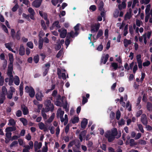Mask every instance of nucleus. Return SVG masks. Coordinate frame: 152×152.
<instances>
[{
	"label": "nucleus",
	"instance_id": "obj_9",
	"mask_svg": "<svg viewBox=\"0 0 152 152\" xmlns=\"http://www.w3.org/2000/svg\"><path fill=\"white\" fill-rule=\"evenodd\" d=\"M58 31L60 33V37L62 38H64L67 34V31L64 28H61L58 30Z\"/></svg>",
	"mask_w": 152,
	"mask_h": 152
},
{
	"label": "nucleus",
	"instance_id": "obj_56",
	"mask_svg": "<svg viewBox=\"0 0 152 152\" xmlns=\"http://www.w3.org/2000/svg\"><path fill=\"white\" fill-rule=\"evenodd\" d=\"M121 116V113L118 110L117 112L116 115V118L118 120L119 119Z\"/></svg>",
	"mask_w": 152,
	"mask_h": 152
},
{
	"label": "nucleus",
	"instance_id": "obj_58",
	"mask_svg": "<svg viewBox=\"0 0 152 152\" xmlns=\"http://www.w3.org/2000/svg\"><path fill=\"white\" fill-rule=\"evenodd\" d=\"M150 64V62L149 61H147L143 63L142 65L144 66H148Z\"/></svg>",
	"mask_w": 152,
	"mask_h": 152
},
{
	"label": "nucleus",
	"instance_id": "obj_38",
	"mask_svg": "<svg viewBox=\"0 0 152 152\" xmlns=\"http://www.w3.org/2000/svg\"><path fill=\"white\" fill-rule=\"evenodd\" d=\"M150 0H141L140 3L142 4H147L149 3Z\"/></svg>",
	"mask_w": 152,
	"mask_h": 152
},
{
	"label": "nucleus",
	"instance_id": "obj_24",
	"mask_svg": "<svg viewBox=\"0 0 152 152\" xmlns=\"http://www.w3.org/2000/svg\"><path fill=\"white\" fill-rule=\"evenodd\" d=\"M110 66L111 67L113 70H116L118 68H120L118 67V64L115 62H112L111 63Z\"/></svg>",
	"mask_w": 152,
	"mask_h": 152
},
{
	"label": "nucleus",
	"instance_id": "obj_45",
	"mask_svg": "<svg viewBox=\"0 0 152 152\" xmlns=\"http://www.w3.org/2000/svg\"><path fill=\"white\" fill-rule=\"evenodd\" d=\"M43 41L42 40H40L39 41V48L41 49L43 45Z\"/></svg>",
	"mask_w": 152,
	"mask_h": 152
},
{
	"label": "nucleus",
	"instance_id": "obj_54",
	"mask_svg": "<svg viewBox=\"0 0 152 152\" xmlns=\"http://www.w3.org/2000/svg\"><path fill=\"white\" fill-rule=\"evenodd\" d=\"M103 34V32L102 30H99L96 36L97 38H98L102 36Z\"/></svg>",
	"mask_w": 152,
	"mask_h": 152
},
{
	"label": "nucleus",
	"instance_id": "obj_34",
	"mask_svg": "<svg viewBox=\"0 0 152 152\" xmlns=\"http://www.w3.org/2000/svg\"><path fill=\"white\" fill-rule=\"evenodd\" d=\"M146 107L148 110L149 111H151L152 110V104L149 102H147Z\"/></svg>",
	"mask_w": 152,
	"mask_h": 152
},
{
	"label": "nucleus",
	"instance_id": "obj_16",
	"mask_svg": "<svg viewBox=\"0 0 152 152\" xmlns=\"http://www.w3.org/2000/svg\"><path fill=\"white\" fill-rule=\"evenodd\" d=\"M39 128L41 130H43L44 132L48 131V129L47 127L45 126L44 124L42 122L39 123L38 124Z\"/></svg>",
	"mask_w": 152,
	"mask_h": 152
},
{
	"label": "nucleus",
	"instance_id": "obj_49",
	"mask_svg": "<svg viewBox=\"0 0 152 152\" xmlns=\"http://www.w3.org/2000/svg\"><path fill=\"white\" fill-rule=\"evenodd\" d=\"M28 12L31 14V15H34L35 12L34 10L31 7H29L28 9Z\"/></svg>",
	"mask_w": 152,
	"mask_h": 152
},
{
	"label": "nucleus",
	"instance_id": "obj_10",
	"mask_svg": "<svg viewBox=\"0 0 152 152\" xmlns=\"http://www.w3.org/2000/svg\"><path fill=\"white\" fill-rule=\"evenodd\" d=\"M13 45V43L12 42H10L6 43L5 44V45L7 48L9 50L11 51L12 52L16 53V52L12 48Z\"/></svg>",
	"mask_w": 152,
	"mask_h": 152
},
{
	"label": "nucleus",
	"instance_id": "obj_21",
	"mask_svg": "<svg viewBox=\"0 0 152 152\" xmlns=\"http://www.w3.org/2000/svg\"><path fill=\"white\" fill-rule=\"evenodd\" d=\"M7 90L6 88L3 86L2 87L1 91L0 93V96H5V95L7 94Z\"/></svg>",
	"mask_w": 152,
	"mask_h": 152
},
{
	"label": "nucleus",
	"instance_id": "obj_47",
	"mask_svg": "<svg viewBox=\"0 0 152 152\" xmlns=\"http://www.w3.org/2000/svg\"><path fill=\"white\" fill-rule=\"evenodd\" d=\"M20 95L21 96L23 94V87L22 84L21 83L19 88Z\"/></svg>",
	"mask_w": 152,
	"mask_h": 152
},
{
	"label": "nucleus",
	"instance_id": "obj_18",
	"mask_svg": "<svg viewBox=\"0 0 152 152\" xmlns=\"http://www.w3.org/2000/svg\"><path fill=\"white\" fill-rule=\"evenodd\" d=\"M132 16V10L130 9L128 12L126 14L125 16V20L129 19Z\"/></svg>",
	"mask_w": 152,
	"mask_h": 152
},
{
	"label": "nucleus",
	"instance_id": "obj_1",
	"mask_svg": "<svg viewBox=\"0 0 152 152\" xmlns=\"http://www.w3.org/2000/svg\"><path fill=\"white\" fill-rule=\"evenodd\" d=\"M151 6V5L148 4L146 6V7L145 11V23L147 22L149 19V22L152 23V9L150 12Z\"/></svg>",
	"mask_w": 152,
	"mask_h": 152
},
{
	"label": "nucleus",
	"instance_id": "obj_17",
	"mask_svg": "<svg viewBox=\"0 0 152 152\" xmlns=\"http://www.w3.org/2000/svg\"><path fill=\"white\" fill-rule=\"evenodd\" d=\"M141 121L143 124L145 125H146L147 124V117L145 114H143L141 118Z\"/></svg>",
	"mask_w": 152,
	"mask_h": 152
},
{
	"label": "nucleus",
	"instance_id": "obj_27",
	"mask_svg": "<svg viewBox=\"0 0 152 152\" xmlns=\"http://www.w3.org/2000/svg\"><path fill=\"white\" fill-rule=\"evenodd\" d=\"M22 109L23 113L24 115H26L28 114V109L24 105L22 106Z\"/></svg>",
	"mask_w": 152,
	"mask_h": 152
},
{
	"label": "nucleus",
	"instance_id": "obj_63",
	"mask_svg": "<svg viewBox=\"0 0 152 152\" xmlns=\"http://www.w3.org/2000/svg\"><path fill=\"white\" fill-rule=\"evenodd\" d=\"M129 31L131 35L133 34V28L132 26V25H130L129 27Z\"/></svg>",
	"mask_w": 152,
	"mask_h": 152
},
{
	"label": "nucleus",
	"instance_id": "obj_39",
	"mask_svg": "<svg viewBox=\"0 0 152 152\" xmlns=\"http://www.w3.org/2000/svg\"><path fill=\"white\" fill-rule=\"evenodd\" d=\"M79 120V119L78 117H74V118L72 119V121L73 123L75 124L78 122Z\"/></svg>",
	"mask_w": 152,
	"mask_h": 152
},
{
	"label": "nucleus",
	"instance_id": "obj_44",
	"mask_svg": "<svg viewBox=\"0 0 152 152\" xmlns=\"http://www.w3.org/2000/svg\"><path fill=\"white\" fill-rule=\"evenodd\" d=\"M49 129L51 133L52 134L54 133V127L53 126H50L49 127Z\"/></svg>",
	"mask_w": 152,
	"mask_h": 152
},
{
	"label": "nucleus",
	"instance_id": "obj_37",
	"mask_svg": "<svg viewBox=\"0 0 152 152\" xmlns=\"http://www.w3.org/2000/svg\"><path fill=\"white\" fill-rule=\"evenodd\" d=\"M41 24L42 28L44 30H46L47 29L46 26L44 21L43 20H41Z\"/></svg>",
	"mask_w": 152,
	"mask_h": 152
},
{
	"label": "nucleus",
	"instance_id": "obj_62",
	"mask_svg": "<svg viewBox=\"0 0 152 152\" xmlns=\"http://www.w3.org/2000/svg\"><path fill=\"white\" fill-rule=\"evenodd\" d=\"M138 128L140 131L142 133L144 132V130L143 129L142 126L141 124H138L137 125Z\"/></svg>",
	"mask_w": 152,
	"mask_h": 152
},
{
	"label": "nucleus",
	"instance_id": "obj_32",
	"mask_svg": "<svg viewBox=\"0 0 152 152\" xmlns=\"http://www.w3.org/2000/svg\"><path fill=\"white\" fill-rule=\"evenodd\" d=\"M55 117V114L52 113L50 118L47 120V122L48 123H50L52 122L53 120Z\"/></svg>",
	"mask_w": 152,
	"mask_h": 152
},
{
	"label": "nucleus",
	"instance_id": "obj_13",
	"mask_svg": "<svg viewBox=\"0 0 152 152\" xmlns=\"http://www.w3.org/2000/svg\"><path fill=\"white\" fill-rule=\"evenodd\" d=\"M109 57V55L108 54H106L104 56H102L101 59L100 64H105L107 61Z\"/></svg>",
	"mask_w": 152,
	"mask_h": 152
},
{
	"label": "nucleus",
	"instance_id": "obj_48",
	"mask_svg": "<svg viewBox=\"0 0 152 152\" xmlns=\"http://www.w3.org/2000/svg\"><path fill=\"white\" fill-rule=\"evenodd\" d=\"M39 56L38 55L34 57L33 60L36 63H37L39 61Z\"/></svg>",
	"mask_w": 152,
	"mask_h": 152
},
{
	"label": "nucleus",
	"instance_id": "obj_60",
	"mask_svg": "<svg viewBox=\"0 0 152 152\" xmlns=\"http://www.w3.org/2000/svg\"><path fill=\"white\" fill-rule=\"evenodd\" d=\"M152 33V32L151 31H148L147 33H145L144 34H146L147 38L149 39Z\"/></svg>",
	"mask_w": 152,
	"mask_h": 152
},
{
	"label": "nucleus",
	"instance_id": "obj_42",
	"mask_svg": "<svg viewBox=\"0 0 152 152\" xmlns=\"http://www.w3.org/2000/svg\"><path fill=\"white\" fill-rule=\"evenodd\" d=\"M129 143L131 146H133L137 144V143L135 142L134 140L133 139L129 140Z\"/></svg>",
	"mask_w": 152,
	"mask_h": 152
},
{
	"label": "nucleus",
	"instance_id": "obj_19",
	"mask_svg": "<svg viewBox=\"0 0 152 152\" xmlns=\"http://www.w3.org/2000/svg\"><path fill=\"white\" fill-rule=\"evenodd\" d=\"M87 119L86 118H84L81 122V128L83 129H85L87 124Z\"/></svg>",
	"mask_w": 152,
	"mask_h": 152
},
{
	"label": "nucleus",
	"instance_id": "obj_59",
	"mask_svg": "<svg viewBox=\"0 0 152 152\" xmlns=\"http://www.w3.org/2000/svg\"><path fill=\"white\" fill-rule=\"evenodd\" d=\"M42 115L44 119L46 120L47 119V115L43 111H41Z\"/></svg>",
	"mask_w": 152,
	"mask_h": 152
},
{
	"label": "nucleus",
	"instance_id": "obj_15",
	"mask_svg": "<svg viewBox=\"0 0 152 152\" xmlns=\"http://www.w3.org/2000/svg\"><path fill=\"white\" fill-rule=\"evenodd\" d=\"M57 74L58 75L59 78H62L63 79H66V75L65 73H61V70L59 69H57Z\"/></svg>",
	"mask_w": 152,
	"mask_h": 152
},
{
	"label": "nucleus",
	"instance_id": "obj_50",
	"mask_svg": "<svg viewBox=\"0 0 152 152\" xmlns=\"http://www.w3.org/2000/svg\"><path fill=\"white\" fill-rule=\"evenodd\" d=\"M142 23V21H141L140 20H139L138 19H136V25L138 27L140 26L141 25V24Z\"/></svg>",
	"mask_w": 152,
	"mask_h": 152
},
{
	"label": "nucleus",
	"instance_id": "obj_6",
	"mask_svg": "<svg viewBox=\"0 0 152 152\" xmlns=\"http://www.w3.org/2000/svg\"><path fill=\"white\" fill-rule=\"evenodd\" d=\"M8 56L10 62L8 66V69L12 70L13 69V63L14 60L13 56V55L11 53H9Z\"/></svg>",
	"mask_w": 152,
	"mask_h": 152
},
{
	"label": "nucleus",
	"instance_id": "obj_41",
	"mask_svg": "<svg viewBox=\"0 0 152 152\" xmlns=\"http://www.w3.org/2000/svg\"><path fill=\"white\" fill-rule=\"evenodd\" d=\"M128 25H126L125 26L124 31V36H126L128 34Z\"/></svg>",
	"mask_w": 152,
	"mask_h": 152
},
{
	"label": "nucleus",
	"instance_id": "obj_33",
	"mask_svg": "<svg viewBox=\"0 0 152 152\" xmlns=\"http://www.w3.org/2000/svg\"><path fill=\"white\" fill-rule=\"evenodd\" d=\"M8 125L10 126H14L15 124V122L14 120L12 118L10 119L9 121Z\"/></svg>",
	"mask_w": 152,
	"mask_h": 152
},
{
	"label": "nucleus",
	"instance_id": "obj_12",
	"mask_svg": "<svg viewBox=\"0 0 152 152\" xmlns=\"http://www.w3.org/2000/svg\"><path fill=\"white\" fill-rule=\"evenodd\" d=\"M141 56L140 54L137 55L136 56V58L138 64L139 68L141 69L142 68V61L141 59Z\"/></svg>",
	"mask_w": 152,
	"mask_h": 152
},
{
	"label": "nucleus",
	"instance_id": "obj_5",
	"mask_svg": "<svg viewBox=\"0 0 152 152\" xmlns=\"http://www.w3.org/2000/svg\"><path fill=\"white\" fill-rule=\"evenodd\" d=\"M52 100V98H51L50 99H47L45 102V105L48 107V109L49 110H52L53 109V105L51 103V100Z\"/></svg>",
	"mask_w": 152,
	"mask_h": 152
},
{
	"label": "nucleus",
	"instance_id": "obj_28",
	"mask_svg": "<svg viewBox=\"0 0 152 152\" xmlns=\"http://www.w3.org/2000/svg\"><path fill=\"white\" fill-rule=\"evenodd\" d=\"M14 83L16 85H18L20 83V79L17 76H15L14 78Z\"/></svg>",
	"mask_w": 152,
	"mask_h": 152
},
{
	"label": "nucleus",
	"instance_id": "obj_11",
	"mask_svg": "<svg viewBox=\"0 0 152 152\" xmlns=\"http://www.w3.org/2000/svg\"><path fill=\"white\" fill-rule=\"evenodd\" d=\"M42 143L38 142L36 141L34 143V148L35 151H37L38 149H40L42 146Z\"/></svg>",
	"mask_w": 152,
	"mask_h": 152
},
{
	"label": "nucleus",
	"instance_id": "obj_22",
	"mask_svg": "<svg viewBox=\"0 0 152 152\" xmlns=\"http://www.w3.org/2000/svg\"><path fill=\"white\" fill-rule=\"evenodd\" d=\"M99 26L100 24L99 23H98L95 26H93L91 29V32H94L97 31L99 29Z\"/></svg>",
	"mask_w": 152,
	"mask_h": 152
},
{
	"label": "nucleus",
	"instance_id": "obj_8",
	"mask_svg": "<svg viewBox=\"0 0 152 152\" xmlns=\"http://www.w3.org/2000/svg\"><path fill=\"white\" fill-rule=\"evenodd\" d=\"M37 90L38 92L36 95V97L37 100L41 101L42 100L44 95L42 94V92L41 91H40L39 88H38Z\"/></svg>",
	"mask_w": 152,
	"mask_h": 152
},
{
	"label": "nucleus",
	"instance_id": "obj_31",
	"mask_svg": "<svg viewBox=\"0 0 152 152\" xmlns=\"http://www.w3.org/2000/svg\"><path fill=\"white\" fill-rule=\"evenodd\" d=\"M47 144L48 143L45 142V146H43L42 148V152H47L48 151Z\"/></svg>",
	"mask_w": 152,
	"mask_h": 152
},
{
	"label": "nucleus",
	"instance_id": "obj_40",
	"mask_svg": "<svg viewBox=\"0 0 152 152\" xmlns=\"http://www.w3.org/2000/svg\"><path fill=\"white\" fill-rule=\"evenodd\" d=\"M104 6V3L102 1H101L99 5V10L100 11L104 10V9L103 8Z\"/></svg>",
	"mask_w": 152,
	"mask_h": 152
},
{
	"label": "nucleus",
	"instance_id": "obj_36",
	"mask_svg": "<svg viewBox=\"0 0 152 152\" xmlns=\"http://www.w3.org/2000/svg\"><path fill=\"white\" fill-rule=\"evenodd\" d=\"M28 93H29V95L31 97H34L35 94V91L33 88L32 90H31V91Z\"/></svg>",
	"mask_w": 152,
	"mask_h": 152
},
{
	"label": "nucleus",
	"instance_id": "obj_57",
	"mask_svg": "<svg viewBox=\"0 0 152 152\" xmlns=\"http://www.w3.org/2000/svg\"><path fill=\"white\" fill-rule=\"evenodd\" d=\"M18 7V4L17 3L12 8V11H13V12L16 11L17 10Z\"/></svg>",
	"mask_w": 152,
	"mask_h": 152
},
{
	"label": "nucleus",
	"instance_id": "obj_35",
	"mask_svg": "<svg viewBox=\"0 0 152 152\" xmlns=\"http://www.w3.org/2000/svg\"><path fill=\"white\" fill-rule=\"evenodd\" d=\"M20 121L23 123L24 125H26L27 124V121L25 118H20Z\"/></svg>",
	"mask_w": 152,
	"mask_h": 152
},
{
	"label": "nucleus",
	"instance_id": "obj_29",
	"mask_svg": "<svg viewBox=\"0 0 152 152\" xmlns=\"http://www.w3.org/2000/svg\"><path fill=\"white\" fill-rule=\"evenodd\" d=\"M16 129V128L15 126L10 127H7L5 129L6 132H12L13 131H15Z\"/></svg>",
	"mask_w": 152,
	"mask_h": 152
},
{
	"label": "nucleus",
	"instance_id": "obj_20",
	"mask_svg": "<svg viewBox=\"0 0 152 152\" xmlns=\"http://www.w3.org/2000/svg\"><path fill=\"white\" fill-rule=\"evenodd\" d=\"M19 54L21 56L25 54V48L23 45H21L19 50Z\"/></svg>",
	"mask_w": 152,
	"mask_h": 152
},
{
	"label": "nucleus",
	"instance_id": "obj_4",
	"mask_svg": "<svg viewBox=\"0 0 152 152\" xmlns=\"http://www.w3.org/2000/svg\"><path fill=\"white\" fill-rule=\"evenodd\" d=\"M13 69H8L7 75L9 77V85L11 86L12 85L13 82V76L12 75Z\"/></svg>",
	"mask_w": 152,
	"mask_h": 152
},
{
	"label": "nucleus",
	"instance_id": "obj_30",
	"mask_svg": "<svg viewBox=\"0 0 152 152\" xmlns=\"http://www.w3.org/2000/svg\"><path fill=\"white\" fill-rule=\"evenodd\" d=\"M126 6V4L125 1L122 2L121 4L118 5V7L120 10L124 9Z\"/></svg>",
	"mask_w": 152,
	"mask_h": 152
},
{
	"label": "nucleus",
	"instance_id": "obj_52",
	"mask_svg": "<svg viewBox=\"0 0 152 152\" xmlns=\"http://www.w3.org/2000/svg\"><path fill=\"white\" fill-rule=\"evenodd\" d=\"M5 99V97L4 96H0V103L2 104L4 102Z\"/></svg>",
	"mask_w": 152,
	"mask_h": 152
},
{
	"label": "nucleus",
	"instance_id": "obj_3",
	"mask_svg": "<svg viewBox=\"0 0 152 152\" xmlns=\"http://www.w3.org/2000/svg\"><path fill=\"white\" fill-rule=\"evenodd\" d=\"M117 134V131L116 128L113 129L111 131H107L105 134V137L107 139L109 142L113 141L115 139V137Z\"/></svg>",
	"mask_w": 152,
	"mask_h": 152
},
{
	"label": "nucleus",
	"instance_id": "obj_7",
	"mask_svg": "<svg viewBox=\"0 0 152 152\" xmlns=\"http://www.w3.org/2000/svg\"><path fill=\"white\" fill-rule=\"evenodd\" d=\"M39 14L40 15L42 16L45 20H46V24L48 26H49V21L47 18V15L45 13H43L42 11H39Z\"/></svg>",
	"mask_w": 152,
	"mask_h": 152
},
{
	"label": "nucleus",
	"instance_id": "obj_43",
	"mask_svg": "<svg viewBox=\"0 0 152 152\" xmlns=\"http://www.w3.org/2000/svg\"><path fill=\"white\" fill-rule=\"evenodd\" d=\"M26 45L27 46L31 49H32L34 47L33 43L31 42H28Z\"/></svg>",
	"mask_w": 152,
	"mask_h": 152
},
{
	"label": "nucleus",
	"instance_id": "obj_25",
	"mask_svg": "<svg viewBox=\"0 0 152 152\" xmlns=\"http://www.w3.org/2000/svg\"><path fill=\"white\" fill-rule=\"evenodd\" d=\"M124 46L126 48L129 45L131 44L132 41L130 40H128L126 39H125L124 40Z\"/></svg>",
	"mask_w": 152,
	"mask_h": 152
},
{
	"label": "nucleus",
	"instance_id": "obj_61",
	"mask_svg": "<svg viewBox=\"0 0 152 152\" xmlns=\"http://www.w3.org/2000/svg\"><path fill=\"white\" fill-rule=\"evenodd\" d=\"M89 9L90 10H91L92 11H95L96 9V6L94 5H92L90 7Z\"/></svg>",
	"mask_w": 152,
	"mask_h": 152
},
{
	"label": "nucleus",
	"instance_id": "obj_64",
	"mask_svg": "<svg viewBox=\"0 0 152 152\" xmlns=\"http://www.w3.org/2000/svg\"><path fill=\"white\" fill-rule=\"evenodd\" d=\"M1 27L3 30L6 33H8V30L5 26L4 25H2L1 26Z\"/></svg>",
	"mask_w": 152,
	"mask_h": 152
},
{
	"label": "nucleus",
	"instance_id": "obj_55",
	"mask_svg": "<svg viewBox=\"0 0 152 152\" xmlns=\"http://www.w3.org/2000/svg\"><path fill=\"white\" fill-rule=\"evenodd\" d=\"M70 42V38H68V37H67L66 40L65 41V44L67 46V48L69 45Z\"/></svg>",
	"mask_w": 152,
	"mask_h": 152
},
{
	"label": "nucleus",
	"instance_id": "obj_51",
	"mask_svg": "<svg viewBox=\"0 0 152 152\" xmlns=\"http://www.w3.org/2000/svg\"><path fill=\"white\" fill-rule=\"evenodd\" d=\"M59 22L58 21H55L53 24V26H55L57 28H59L60 27V26L58 24Z\"/></svg>",
	"mask_w": 152,
	"mask_h": 152
},
{
	"label": "nucleus",
	"instance_id": "obj_2",
	"mask_svg": "<svg viewBox=\"0 0 152 152\" xmlns=\"http://www.w3.org/2000/svg\"><path fill=\"white\" fill-rule=\"evenodd\" d=\"M64 113V111H62L61 109L59 108L57 112L56 115L57 118H60V121L61 122H64V124L66 125L68 123V119L67 115L65 114L64 115V118L63 117V115Z\"/></svg>",
	"mask_w": 152,
	"mask_h": 152
},
{
	"label": "nucleus",
	"instance_id": "obj_53",
	"mask_svg": "<svg viewBox=\"0 0 152 152\" xmlns=\"http://www.w3.org/2000/svg\"><path fill=\"white\" fill-rule=\"evenodd\" d=\"M126 107L128 108L127 109L129 111H130L131 109V106L129 102H128L126 106Z\"/></svg>",
	"mask_w": 152,
	"mask_h": 152
},
{
	"label": "nucleus",
	"instance_id": "obj_46",
	"mask_svg": "<svg viewBox=\"0 0 152 152\" xmlns=\"http://www.w3.org/2000/svg\"><path fill=\"white\" fill-rule=\"evenodd\" d=\"M33 88L31 87H28L27 86L25 87L26 92L27 93H28L31 91V89H33Z\"/></svg>",
	"mask_w": 152,
	"mask_h": 152
},
{
	"label": "nucleus",
	"instance_id": "obj_14",
	"mask_svg": "<svg viewBox=\"0 0 152 152\" xmlns=\"http://www.w3.org/2000/svg\"><path fill=\"white\" fill-rule=\"evenodd\" d=\"M42 1V0H36L32 2V4L36 7H38L40 6Z\"/></svg>",
	"mask_w": 152,
	"mask_h": 152
},
{
	"label": "nucleus",
	"instance_id": "obj_26",
	"mask_svg": "<svg viewBox=\"0 0 152 152\" xmlns=\"http://www.w3.org/2000/svg\"><path fill=\"white\" fill-rule=\"evenodd\" d=\"M86 133L87 132L86 130H84L81 132L80 134L79 135V138L80 141L81 142H82L83 141V137L85 136Z\"/></svg>",
	"mask_w": 152,
	"mask_h": 152
},
{
	"label": "nucleus",
	"instance_id": "obj_23",
	"mask_svg": "<svg viewBox=\"0 0 152 152\" xmlns=\"http://www.w3.org/2000/svg\"><path fill=\"white\" fill-rule=\"evenodd\" d=\"M78 34V33L77 32L75 31L74 32L73 31H71L70 33L68 34V36L74 38L75 36H77Z\"/></svg>",
	"mask_w": 152,
	"mask_h": 152
}]
</instances>
